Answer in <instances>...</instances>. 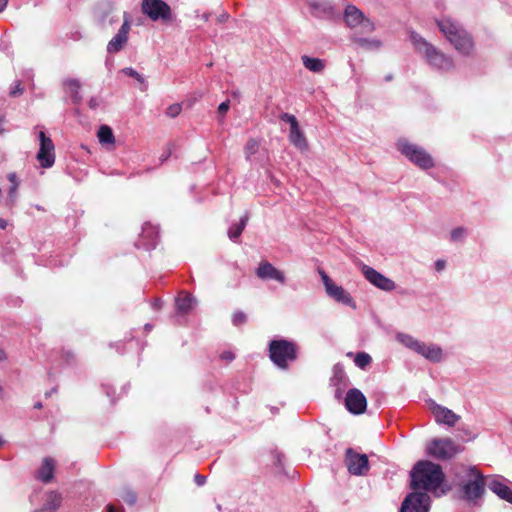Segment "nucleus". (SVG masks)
Masks as SVG:
<instances>
[{
    "label": "nucleus",
    "instance_id": "nucleus-19",
    "mask_svg": "<svg viewBox=\"0 0 512 512\" xmlns=\"http://www.w3.org/2000/svg\"><path fill=\"white\" fill-rule=\"evenodd\" d=\"M326 293L335 301L356 308L353 298L342 286H338L334 283L332 286L328 287Z\"/></svg>",
    "mask_w": 512,
    "mask_h": 512
},
{
    "label": "nucleus",
    "instance_id": "nucleus-34",
    "mask_svg": "<svg viewBox=\"0 0 512 512\" xmlns=\"http://www.w3.org/2000/svg\"><path fill=\"white\" fill-rule=\"evenodd\" d=\"M120 497L130 506L134 505L137 500L136 493L129 488H124L120 493Z\"/></svg>",
    "mask_w": 512,
    "mask_h": 512
},
{
    "label": "nucleus",
    "instance_id": "nucleus-11",
    "mask_svg": "<svg viewBox=\"0 0 512 512\" xmlns=\"http://www.w3.org/2000/svg\"><path fill=\"white\" fill-rule=\"evenodd\" d=\"M344 20L349 27H356L362 25L365 32L374 30V24L364 17V14L354 5H348L345 8Z\"/></svg>",
    "mask_w": 512,
    "mask_h": 512
},
{
    "label": "nucleus",
    "instance_id": "nucleus-39",
    "mask_svg": "<svg viewBox=\"0 0 512 512\" xmlns=\"http://www.w3.org/2000/svg\"><path fill=\"white\" fill-rule=\"evenodd\" d=\"M465 232L466 230L463 227L453 229L450 234L451 240L454 242L461 241L464 238Z\"/></svg>",
    "mask_w": 512,
    "mask_h": 512
},
{
    "label": "nucleus",
    "instance_id": "nucleus-5",
    "mask_svg": "<svg viewBox=\"0 0 512 512\" xmlns=\"http://www.w3.org/2000/svg\"><path fill=\"white\" fill-rule=\"evenodd\" d=\"M141 12L154 22L170 23L174 19L171 7L164 0H142Z\"/></svg>",
    "mask_w": 512,
    "mask_h": 512
},
{
    "label": "nucleus",
    "instance_id": "nucleus-59",
    "mask_svg": "<svg viewBox=\"0 0 512 512\" xmlns=\"http://www.w3.org/2000/svg\"><path fill=\"white\" fill-rule=\"evenodd\" d=\"M54 392H56V388H52L49 392L46 393V396H50Z\"/></svg>",
    "mask_w": 512,
    "mask_h": 512
},
{
    "label": "nucleus",
    "instance_id": "nucleus-62",
    "mask_svg": "<svg viewBox=\"0 0 512 512\" xmlns=\"http://www.w3.org/2000/svg\"><path fill=\"white\" fill-rule=\"evenodd\" d=\"M3 444V439L0 437V445Z\"/></svg>",
    "mask_w": 512,
    "mask_h": 512
},
{
    "label": "nucleus",
    "instance_id": "nucleus-63",
    "mask_svg": "<svg viewBox=\"0 0 512 512\" xmlns=\"http://www.w3.org/2000/svg\"><path fill=\"white\" fill-rule=\"evenodd\" d=\"M510 423H511V425H512V420H511V422H510Z\"/></svg>",
    "mask_w": 512,
    "mask_h": 512
},
{
    "label": "nucleus",
    "instance_id": "nucleus-36",
    "mask_svg": "<svg viewBox=\"0 0 512 512\" xmlns=\"http://www.w3.org/2000/svg\"><path fill=\"white\" fill-rule=\"evenodd\" d=\"M280 120L289 123L290 129L296 128L299 126L297 118L289 113H282L280 115Z\"/></svg>",
    "mask_w": 512,
    "mask_h": 512
},
{
    "label": "nucleus",
    "instance_id": "nucleus-40",
    "mask_svg": "<svg viewBox=\"0 0 512 512\" xmlns=\"http://www.w3.org/2000/svg\"><path fill=\"white\" fill-rule=\"evenodd\" d=\"M24 89L21 85V82L20 81H15L14 83V86L11 87V90H10V96L12 97H17V96H20L22 93H23Z\"/></svg>",
    "mask_w": 512,
    "mask_h": 512
},
{
    "label": "nucleus",
    "instance_id": "nucleus-55",
    "mask_svg": "<svg viewBox=\"0 0 512 512\" xmlns=\"http://www.w3.org/2000/svg\"><path fill=\"white\" fill-rule=\"evenodd\" d=\"M6 226H7L6 220H4L3 218H0V228L5 229Z\"/></svg>",
    "mask_w": 512,
    "mask_h": 512
},
{
    "label": "nucleus",
    "instance_id": "nucleus-56",
    "mask_svg": "<svg viewBox=\"0 0 512 512\" xmlns=\"http://www.w3.org/2000/svg\"><path fill=\"white\" fill-rule=\"evenodd\" d=\"M6 359V353L0 348V362Z\"/></svg>",
    "mask_w": 512,
    "mask_h": 512
},
{
    "label": "nucleus",
    "instance_id": "nucleus-54",
    "mask_svg": "<svg viewBox=\"0 0 512 512\" xmlns=\"http://www.w3.org/2000/svg\"><path fill=\"white\" fill-rule=\"evenodd\" d=\"M8 0H0V12H2L7 6Z\"/></svg>",
    "mask_w": 512,
    "mask_h": 512
},
{
    "label": "nucleus",
    "instance_id": "nucleus-26",
    "mask_svg": "<svg viewBox=\"0 0 512 512\" xmlns=\"http://www.w3.org/2000/svg\"><path fill=\"white\" fill-rule=\"evenodd\" d=\"M249 220V215L246 212L241 218L239 223L232 225L228 230V237L230 240L236 242L238 238L241 236L243 230L245 229L247 222Z\"/></svg>",
    "mask_w": 512,
    "mask_h": 512
},
{
    "label": "nucleus",
    "instance_id": "nucleus-37",
    "mask_svg": "<svg viewBox=\"0 0 512 512\" xmlns=\"http://www.w3.org/2000/svg\"><path fill=\"white\" fill-rule=\"evenodd\" d=\"M181 111H182V105L179 103H175V104L170 105L166 109V115L170 118H175L181 113Z\"/></svg>",
    "mask_w": 512,
    "mask_h": 512
},
{
    "label": "nucleus",
    "instance_id": "nucleus-24",
    "mask_svg": "<svg viewBox=\"0 0 512 512\" xmlns=\"http://www.w3.org/2000/svg\"><path fill=\"white\" fill-rule=\"evenodd\" d=\"M289 141L291 142V144H293L296 148H298L301 151H305L308 149L307 139L304 135V132L300 129L299 126L290 129Z\"/></svg>",
    "mask_w": 512,
    "mask_h": 512
},
{
    "label": "nucleus",
    "instance_id": "nucleus-13",
    "mask_svg": "<svg viewBox=\"0 0 512 512\" xmlns=\"http://www.w3.org/2000/svg\"><path fill=\"white\" fill-rule=\"evenodd\" d=\"M345 406L347 410L355 415L365 412L367 400L365 395L357 388L349 389L345 397Z\"/></svg>",
    "mask_w": 512,
    "mask_h": 512
},
{
    "label": "nucleus",
    "instance_id": "nucleus-9",
    "mask_svg": "<svg viewBox=\"0 0 512 512\" xmlns=\"http://www.w3.org/2000/svg\"><path fill=\"white\" fill-rule=\"evenodd\" d=\"M38 139L40 147L36 158L42 168H50L55 163L54 143L52 139L42 130L38 132Z\"/></svg>",
    "mask_w": 512,
    "mask_h": 512
},
{
    "label": "nucleus",
    "instance_id": "nucleus-29",
    "mask_svg": "<svg viewBox=\"0 0 512 512\" xmlns=\"http://www.w3.org/2000/svg\"><path fill=\"white\" fill-rule=\"evenodd\" d=\"M194 298L190 294H185L176 298V309L179 313L185 314L192 308Z\"/></svg>",
    "mask_w": 512,
    "mask_h": 512
},
{
    "label": "nucleus",
    "instance_id": "nucleus-10",
    "mask_svg": "<svg viewBox=\"0 0 512 512\" xmlns=\"http://www.w3.org/2000/svg\"><path fill=\"white\" fill-rule=\"evenodd\" d=\"M345 464L350 474L364 476L369 471V461L366 454H360L353 448H347L345 452Z\"/></svg>",
    "mask_w": 512,
    "mask_h": 512
},
{
    "label": "nucleus",
    "instance_id": "nucleus-20",
    "mask_svg": "<svg viewBox=\"0 0 512 512\" xmlns=\"http://www.w3.org/2000/svg\"><path fill=\"white\" fill-rule=\"evenodd\" d=\"M417 353L434 363H438L443 359V351L441 347L435 344L427 345L424 342H421V348L418 349Z\"/></svg>",
    "mask_w": 512,
    "mask_h": 512
},
{
    "label": "nucleus",
    "instance_id": "nucleus-47",
    "mask_svg": "<svg viewBox=\"0 0 512 512\" xmlns=\"http://www.w3.org/2000/svg\"><path fill=\"white\" fill-rule=\"evenodd\" d=\"M17 189H18V184H15V185H11L10 189H9V197L11 199H14L15 196H16V192H17Z\"/></svg>",
    "mask_w": 512,
    "mask_h": 512
},
{
    "label": "nucleus",
    "instance_id": "nucleus-45",
    "mask_svg": "<svg viewBox=\"0 0 512 512\" xmlns=\"http://www.w3.org/2000/svg\"><path fill=\"white\" fill-rule=\"evenodd\" d=\"M7 179L9 180V182L12 184V185H15V184H18L19 185V182H18V179H17V175L16 173L14 172H11L7 175Z\"/></svg>",
    "mask_w": 512,
    "mask_h": 512
},
{
    "label": "nucleus",
    "instance_id": "nucleus-1",
    "mask_svg": "<svg viewBox=\"0 0 512 512\" xmlns=\"http://www.w3.org/2000/svg\"><path fill=\"white\" fill-rule=\"evenodd\" d=\"M410 488L415 491L432 492L435 495L445 480L442 467L428 460L418 461L410 472Z\"/></svg>",
    "mask_w": 512,
    "mask_h": 512
},
{
    "label": "nucleus",
    "instance_id": "nucleus-23",
    "mask_svg": "<svg viewBox=\"0 0 512 512\" xmlns=\"http://www.w3.org/2000/svg\"><path fill=\"white\" fill-rule=\"evenodd\" d=\"M62 496L61 494L51 491L47 494L46 502L40 509H36L33 512H55L61 505Z\"/></svg>",
    "mask_w": 512,
    "mask_h": 512
},
{
    "label": "nucleus",
    "instance_id": "nucleus-44",
    "mask_svg": "<svg viewBox=\"0 0 512 512\" xmlns=\"http://www.w3.org/2000/svg\"><path fill=\"white\" fill-rule=\"evenodd\" d=\"M194 481L198 486H203L206 482V477L200 474H196L194 477Z\"/></svg>",
    "mask_w": 512,
    "mask_h": 512
},
{
    "label": "nucleus",
    "instance_id": "nucleus-60",
    "mask_svg": "<svg viewBox=\"0 0 512 512\" xmlns=\"http://www.w3.org/2000/svg\"><path fill=\"white\" fill-rule=\"evenodd\" d=\"M392 78H393V77H392V75H387V76L385 77V80H386V81H390V80H392Z\"/></svg>",
    "mask_w": 512,
    "mask_h": 512
},
{
    "label": "nucleus",
    "instance_id": "nucleus-61",
    "mask_svg": "<svg viewBox=\"0 0 512 512\" xmlns=\"http://www.w3.org/2000/svg\"><path fill=\"white\" fill-rule=\"evenodd\" d=\"M3 398V388L0 386V399Z\"/></svg>",
    "mask_w": 512,
    "mask_h": 512
},
{
    "label": "nucleus",
    "instance_id": "nucleus-12",
    "mask_svg": "<svg viewBox=\"0 0 512 512\" xmlns=\"http://www.w3.org/2000/svg\"><path fill=\"white\" fill-rule=\"evenodd\" d=\"M362 273L365 276L366 280L369 281L372 285L381 289L383 291H392L395 289V282L385 275L381 274L374 268L363 265Z\"/></svg>",
    "mask_w": 512,
    "mask_h": 512
},
{
    "label": "nucleus",
    "instance_id": "nucleus-27",
    "mask_svg": "<svg viewBox=\"0 0 512 512\" xmlns=\"http://www.w3.org/2000/svg\"><path fill=\"white\" fill-rule=\"evenodd\" d=\"M302 63L306 69L314 73H320L325 68V62L319 58H312L307 55L301 57Z\"/></svg>",
    "mask_w": 512,
    "mask_h": 512
},
{
    "label": "nucleus",
    "instance_id": "nucleus-17",
    "mask_svg": "<svg viewBox=\"0 0 512 512\" xmlns=\"http://www.w3.org/2000/svg\"><path fill=\"white\" fill-rule=\"evenodd\" d=\"M330 385L335 388V391H334L335 398L338 400L342 399L343 392L349 385V379L346 376V373H345L342 365H340V364L334 365L333 375L330 378Z\"/></svg>",
    "mask_w": 512,
    "mask_h": 512
},
{
    "label": "nucleus",
    "instance_id": "nucleus-22",
    "mask_svg": "<svg viewBox=\"0 0 512 512\" xmlns=\"http://www.w3.org/2000/svg\"><path fill=\"white\" fill-rule=\"evenodd\" d=\"M488 488L499 498L512 504V490L507 485L498 479H493L488 483Z\"/></svg>",
    "mask_w": 512,
    "mask_h": 512
},
{
    "label": "nucleus",
    "instance_id": "nucleus-21",
    "mask_svg": "<svg viewBox=\"0 0 512 512\" xmlns=\"http://www.w3.org/2000/svg\"><path fill=\"white\" fill-rule=\"evenodd\" d=\"M55 461L46 457L43 459L42 465L37 471V479L43 483H49L54 477Z\"/></svg>",
    "mask_w": 512,
    "mask_h": 512
},
{
    "label": "nucleus",
    "instance_id": "nucleus-52",
    "mask_svg": "<svg viewBox=\"0 0 512 512\" xmlns=\"http://www.w3.org/2000/svg\"><path fill=\"white\" fill-rule=\"evenodd\" d=\"M170 154H171V151H170V150H169V151H167L166 153H163V154L161 155V157H160V161H161V162L166 161V160L169 158Z\"/></svg>",
    "mask_w": 512,
    "mask_h": 512
},
{
    "label": "nucleus",
    "instance_id": "nucleus-46",
    "mask_svg": "<svg viewBox=\"0 0 512 512\" xmlns=\"http://www.w3.org/2000/svg\"><path fill=\"white\" fill-rule=\"evenodd\" d=\"M221 358L224 360L232 361L235 358V356L232 352L225 351L221 354Z\"/></svg>",
    "mask_w": 512,
    "mask_h": 512
},
{
    "label": "nucleus",
    "instance_id": "nucleus-50",
    "mask_svg": "<svg viewBox=\"0 0 512 512\" xmlns=\"http://www.w3.org/2000/svg\"><path fill=\"white\" fill-rule=\"evenodd\" d=\"M88 105L91 109H96L99 105V101L97 98H91L88 102Z\"/></svg>",
    "mask_w": 512,
    "mask_h": 512
},
{
    "label": "nucleus",
    "instance_id": "nucleus-14",
    "mask_svg": "<svg viewBox=\"0 0 512 512\" xmlns=\"http://www.w3.org/2000/svg\"><path fill=\"white\" fill-rule=\"evenodd\" d=\"M470 475L475 478L464 484L463 492L468 500H475L484 493V477L475 468L470 469Z\"/></svg>",
    "mask_w": 512,
    "mask_h": 512
},
{
    "label": "nucleus",
    "instance_id": "nucleus-16",
    "mask_svg": "<svg viewBox=\"0 0 512 512\" xmlns=\"http://www.w3.org/2000/svg\"><path fill=\"white\" fill-rule=\"evenodd\" d=\"M130 31V21L127 15H124V22L116 35L108 42L107 52L117 53L119 52L128 41V34Z\"/></svg>",
    "mask_w": 512,
    "mask_h": 512
},
{
    "label": "nucleus",
    "instance_id": "nucleus-35",
    "mask_svg": "<svg viewBox=\"0 0 512 512\" xmlns=\"http://www.w3.org/2000/svg\"><path fill=\"white\" fill-rule=\"evenodd\" d=\"M259 148V143L255 139H249L245 145V153L246 157L250 158V156L254 155Z\"/></svg>",
    "mask_w": 512,
    "mask_h": 512
},
{
    "label": "nucleus",
    "instance_id": "nucleus-51",
    "mask_svg": "<svg viewBox=\"0 0 512 512\" xmlns=\"http://www.w3.org/2000/svg\"><path fill=\"white\" fill-rule=\"evenodd\" d=\"M435 267L437 271H441L445 267V261L444 260H437L435 263Z\"/></svg>",
    "mask_w": 512,
    "mask_h": 512
},
{
    "label": "nucleus",
    "instance_id": "nucleus-57",
    "mask_svg": "<svg viewBox=\"0 0 512 512\" xmlns=\"http://www.w3.org/2000/svg\"><path fill=\"white\" fill-rule=\"evenodd\" d=\"M34 408L35 409H41L42 408V403L41 402L35 403Z\"/></svg>",
    "mask_w": 512,
    "mask_h": 512
},
{
    "label": "nucleus",
    "instance_id": "nucleus-31",
    "mask_svg": "<svg viewBox=\"0 0 512 512\" xmlns=\"http://www.w3.org/2000/svg\"><path fill=\"white\" fill-rule=\"evenodd\" d=\"M310 7L323 14H331L333 12V5L326 0H315L310 3Z\"/></svg>",
    "mask_w": 512,
    "mask_h": 512
},
{
    "label": "nucleus",
    "instance_id": "nucleus-25",
    "mask_svg": "<svg viewBox=\"0 0 512 512\" xmlns=\"http://www.w3.org/2000/svg\"><path fill=\"white\" fill-rule=\"evenodd\" d=\"M63 85H64V87L67 88L72 102L74 104H79L82 101V96L80 94L81 84H80L79 80L72 79V78L65 79L63 81Z\"/></svg>",
    "mask_w": 512,
    "mask_h": 512
},
{
    "label": "nucleus",
    "instance_id": "nucleus-41",
    "mask_svg": "<svg viewBox=\"0 0 512 512\" xmlns=\"http://www.w3.org/2000/svg\"><path fill=\"white\" fill-rule=\"evenodd\" d=\"M319 273H320L321 279L323 281V284L325 286V290H327L328 287H330L334 284V282L324 271L321 270V271H319Z\"/></svg>",
    "mask_w": 512,
    "mask_h": 512
},
{
    "label": "nucleus",
    "instance_id": "nucleus-33",
    "mask_svg": "<svg viewBox=\"0 0 512 512\" xmlns=\"http://www.w3.org/2000/svg\"><path fill=\"white\" fill-rule=\"evenodd\" d=\"M121 72L126 75V76H129V77H132L134 78L135 80H137L139 83H141L142 85H144V89H146V81H145V78L143 77V75H141L140 73H138L134 68L132 67H126V68H123L121 70Z\"/></svg>",
    "mask_w": 512,
    "mask_h": 512
},
{
    "label": "nucleus",
    "instance_id": "nucleus-53",
    "mask_svg": "<svg viewBox=\"0 0 512 512\" xmlns=\"http://www.w3.org/2000/svg\"><path fill=\"white\" fill-rule=\"evenodd\" d=\"M228 19V14L227 13H222L221 15L218 16V21L219 22H225L226 20Z\"/></svg>",
    "mask_w": 512,
    "mask_h": 512
},
{
    "label": "nucleus",
    "instance_id": "nucleus-30",
    "mask_svg": "<svg viewBox=\"0 0 512 512\" xmlns=\"http://www.w3.org/2000/svg\"><path fill=\"white\" fill-rule=\"evenodd\" d=\"M97 136L101 144H112L115 141L113 131L107 125L100 126Z\"/></svg>",
    "mask_w": 512,
    "mask_h": 512
},
{
    "label": "nucleus",
    "instance_id": "nucleus-8",
    "mask_svg": "<svg viewBox=\"0 0 512 512\" xmlns=\"http://www.w3.org/2000/svg\"><path fill=\"white\" fill-rule=\"evenodd\" d=\"M430 508L431 498L428 493L413 490L404 498L399 512H429Z\"/></svg>",
    "mask_w": 512,
    "mask_h": 512
},
{
    "label": "nucleus",
    "instance_id": "nucleus-18",
    "mask_svg": "<svg viewBox=\"0 0 512 512\" xmlns=\"http://www.w3.org/2000/svg\"><path fill=\"white\" fill-rule=\"evenodd\" d=\"M432 411L437 422L446 424L448 426H454L460 418L452 410L438 404L433 405Z\"/></svg>",
    "mask_w": 512,
    "mask_h": 512
},
{
    "label": "nucleus",
    "instance_id": "nucleus-7",
    "mask_svg": "<svg viewBox=\"0 0 512 512\" xmlns=\"http://www.w3.org/2000/svg\"><path fill=\"white\" fill-rule=\"evenodd\" d=\"M398 146L401 153L420 168L429 169L434 166L432 157L421 147L407 141H400Z\"/></svg>",
    "mask_w": 512,
    "mask_h": 512
},
{
    "label": "nucleus",
    "instance_id": "nucleus-49",
    "mask_svg": "<svg viewBox=\"0 0 512 512\" xmlns=\"http://www.w3.org/2000/svg\"><path fill=\"white\" fill-rule=\"evenodd\" d=\"M107 512H124V509L110 504L107 506Z\"/></svg>",
    "mask_w": 512,
    "mask_h": 512
},
{
    "label": "nucleus",
    "instance_id": "nucleus-43",
    "mask_svg": "<svg viewBox=\"0 0 512 512\" xmlns=\"http://www.w3.org/2000/svg\"><path fill=\"white\" fill-rule=\"evenodd\" d=\"M272 457H273V461H274L275 465H277V466H281L282 465V460L284 458L282 453H280L279 451L275 450V451L272 452Z\"/></svg>",
    "mask_w": 512,
    "mask_h": 512
},
{
    "label": "nucleus",
    "instance_id": "nucleus-15",
    "mask_svg": "<svg viewBox=\"0 0 512 512\" xmlns=\"http://www.w3.org/2000/svg\"><path fill=\"white\" fill-rule=\"evenodd\" d=\"M255 273L262 280H275L280 284H285L286 282L284 273L266 260L259 263Z\"/></svg>",
    "mask_w": 512,
    "mask_h": 512
},
{
    "label": "nucleus",
    "instance_id": "nucleus-2",
    "mask_svg": "<svg viewBox=\"0 0 512 512\" xmlns=\"http://www.w3.org/2000/svg\"><path fill=\"white\" fill-rule=\"evenodd\" d=\"M436 24L449 43L462 55H469L474 47L470 34L450 17L436 19Z\"/></svg>",
    "mask_w": 512,
    "mask_h": 512
},
{
    "label": "nucleus",
    "instance_id": "nucleus-42",
    "mask_svg": "<svg viewBox=\"0 0 512 512\" xmlns=\"http://www.w3.org/2000/svg\"><path fill=\"white\" fill-rule=\"evenodd\" d=\"M230 108V101L226 100L218 106V114L222 117L227 113Z\"/></svg>",
    "mask_w": 512,
    "mask_h": 512
},
{
    "label": "nucleus",
    "instance_id": "nucleus-58",
    "mask_svg": "<svg viewBox=\"0 0 512 512\" xmlns=\"http://www.w3.org/2000/svg\"><path fill=\"white\" fill-rule=\"evenodd\" d=\"M144 328H145L146 331H150L152 329V325L151 324H146L144 326Z\"/></svg>",
    "mask_w": 512,
    "mask_h": 512
},
{
    "label": "nucleus",
    "instance_id": "nucleus-28",
    "mask_svg": "<svg viewBox=\"0 0 512 512\" xmlns=\"http://www.w3.org/2000/svg\"><path fill=\"white\" fill-rule=\"evenodd\" d=\"M396 339L405 347L415 351L416 353L418 349L421 348V342L409 334L398 333L396 335Z\"/></svg>",
    "mask_w": 512,
    "mask_h": 512
},
{
    "label": "nucleus",
    "instance_id": "nucleus-38",
    "mask_svg": "<svg viewBox=\"0 0 512 512\" xmlns=\"http://www.w3.org/2000/svg\"><path fill=\"white\" fill-rule=\"evenodd\" d=\"M247 320V316L242 311H236L232 316V323L234 326H240Z\"/></svg>",
    "mask_w": 512,
    "mask_h": 512
},
{
    "label": "nucleus",
    "instance_id": "nucleus-6",
    "mask_svg": "<svg viewBox=\"0 0 512 512\" xmlns=\"http://www.w3.org/2000/svg\"><path fill=\"white\" fill-rule=\"evenodd\" d=\"M461 451V446L451 438H435L427 445L428 455L440 460L451 459Z\"/></svg>",
    "mask_w": 512,
    "mask_h": 512
},
{
    "label": "nucleus",
    "instance_id": "nucleus-4",
    "mask_svg": "<svg viewBox=\"0 0 512 512\" xmlns=\"http://www.w3.org/2000/svg\"><path fill=\"white\" fill-rule=\"evenodd\" d=\"M269 357L280 369H287L289 363L297 359V345L286 339H274L270 341Z\"/></svg>",
    "mask_w": 512,
    "mask_h": 512
},
{
    "label": "nucleus",
    "instance_id": "nucleus-3",
    "mask_svg": "<svg viewBox=\"0 0 512 512\" xmlns=\"http://www.w3.org/2000/svg\"><path fill=\"white\" fill-rule=\"evenodd\" d=\"M416 51L421 54L426 62L434 69L447 72L454 68L453 59L441 50L427 42L421 35L412 32L410 35Z\"/></svg>",
    "mask_w": 512,
    "mask_h": 512
},
{
    "label": "nucleus",
    "instance_id": "nucleus-32",
    "mask_svg": "<svg viewBox=\"0 0 512 512\" xmlns=\"http://www.w3.org/2000/svg\"><path fill=\"white\" fill-rule=\"evenodd\" d=\"M372 362V357L366 352H358L354 358V363L360 369H365Z\"/></svg>",
    "mask_w": 512,
    "mask_h": 512
},
{
    "label": "nucleus",
    "instance_id": "nucleus-48",
    "mask_svg": "<svg viewBox=\"0 0 512 512\" xmlns=\"http://www.w3.org/2000/svg\"><path fill=\"white\" fill-rule=\"evenodd\" d=\"M64 357L66 359V362L69 363V364L72 363L74 361V358H75L74 354L71 351H66L64 353Z\"/></svg>",
    "mask_w": 512,
    "mask_h": 512
}]
</instances>
